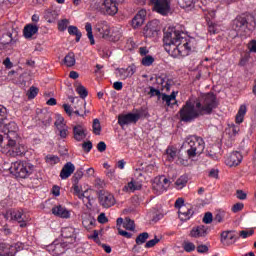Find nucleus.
Here are the masks:
<instances>
[{
    "instance_id": "6ab92c4d",
    "label": "nucleus",
    "mask_w": 256,
    "mask_h": 256,
    "mask_svg": "<svg viewBox=\"0 0 256 256\" xmlns=\"http://www.w3.org/2000/svg\"><path fill=\"white\" fill-rule=\"evenodd\" d=\"M7 146L10 148L9 152L12 153L13 157H21V155H25V146L17 144V140H14V144H9V142H7Z\"/></svg>"
},
{
    "instance_id": "4d7b16f0",
    "label": "nucleus",
    "mask_w": 256,
    "mask_h": 256,
    "mask_svg": "<svg viewBox=\"0 0 256 256\" xmlns=\"http://www.w3.org/2000/svg\"><path fill=\"white\" fill-rule=\"evenodd\" d=\"M83 226L86 229H91V227L95 226V219H86L82 221Z\"/></svg>"
},
{
    "instance_id": "20e7f679",
    "label": "nucleus",
    "mask_w": 256,
    "mask_h": 256,
    "mask_svg": "<svg viewBox=\"0 0 256 256\" xmlns=\"http://www.w3.org/2000/svg\"><path fill=\"white\" fill-rule=\"evenodd\" d=\"M188 159H193L205 151V140L199 136H189L182 144Z\"/></svg>"
},
{
    "instance_id": "6e6d98bb",
    "label": "nucleus",
    "mask_w": 256,
    "mask_h": 256,
    "mask_svg": "<svg viewBox=\"0 0 256 256\" xmlns=\"http://www.w3.org/2000/svg\"><path fill=\"white\" fill-rule=\"evenodd\" d=\"M128 188L130 191H139V189H141V184L137 183L136 181H131L128 183Z\"/></svg>"
},
{
    "instance_id": "cd10ccee",
    "label": "nucleus",
    "mask_w": 256,
    "mask_h": 256,
    "mask_svg": "<svg viewBox=\"0 0 256 256\" xmlns=\"http://www.w3.org/2000/svg\"><path fill=\"white\" fill-rule=\"evenodd\" d=\"M0 43L2 45H13L16 43V40L13 38V34L11 32H6L0 36Z\"/></svg>"
},
{
    "instance_id": "79ce46f5",
    "label": "nucleus",
    "mask_w": 256,
    "mask_h": 256,
    "mask_svg": "<svg viewBox=\"0 0 256 256\" xmlns=\"http://www.w3.org/2000/svg\"><path fill=\"white\" fill-rule=\"evenodd\" d=\"M45 161L49 165H57V163H59V161H61V159L58 156H55V155H47L45 157Z\"/></svg>"
},
{
    "instance_id": "393cba45",
    "label": "nucleus",
    "mask_w": 256,
    "mask_h": 256,
    "mask_svg": "<svg viewBox=\"0 0 256 256\" xmlns=\"http://www.w3.org/2000/svg\"><path fill=\"white\" fill-rule=\"evenodd\" d=\"M73 173H75V165L71 162H67L60 172V178L69 179V176L73 175Z\"/></svg>"
},
{
    "instance_id": "f03ea898",
    "label": "nucleus",
    "mask_w": 256,
    "mask_h": 256,
    "mask_svg": "<svg viewBox=\"0 0 256 256\" xmlns=\"http://www.w3.org/2000/svg\"><path fill=\"white\" fill-rule=\"evenodd\" d=\"M164 49L167 53L177 59V57H187L191 53V39L175 28H168L163 36Z\"/></svg>"
},
{
    "instance_id": "5fc2aeb1",
    "label": "nucleus",
    "mask_w": 256,
    "mask_h": 256,
    "mask_svg": "<svg viewBox=\"0 0 256 256\" xmlns=\"http://www.w3.org/2000/svg\"><path fill=\"white\" fill-rule=\"evenodd\" d=\"M69 25L68 19H62L58 22V29L60 31H65L67 29V26Z\"/></svg>"
},
{
    "instance_id": "aec40b11",
    "label": "nucleus",
    "mask_w": 256,
    "mask_h": 256,
    "mask_svg": "<svg viewBox=\"0 0 256 256\" xmlns=\"http://www.w3.org/2000/svg\"><path fill=\"white\" fill-rule=\"evenodd\" d=\"M52 214H54L55 217H60V219H69V217H71V212L62 205L54 206L52 208Z\"/></svg>"
},
{
    "instance_id": "8fccbe9b",
    "label": "nucleus",
    "mask_w": 256,
    "mask_h": 256,
    "mask_svg": "<svg viewBox=\"0 0 256 256\" xmlns=\"http://www.w3.org/2000/svg\"><path fill=\"white\" fill-rule=\"evenodd\" d=\"M39 95V88L32 86L28 91V99H35V96Z\"/></svg>"
},
{
    "instance_id": "338daca9",
    "label": "nucleus",
    "mask_w": 256,
    "mask_h": 256,
    "mask_svg": "<svg viewBox=\"0 0 256 256\" xmlns=\"http://www.w3.org/2000/svg\"><path fill=\"white\" fill-rule=\"evenodd\" d=\"M65 121V119H63V117H59L57 119V121L54 123L56 129H62L63 127H66L65 124H63V122Z\"/></svg>"
},
{
    "instance_id": "e2e57ef3",
    "label": "nucleus",
    "mask_w": 256,
    "mask_h": 256,
    "mask_svg": "<svg viewBox=\"0 0 256 256\" xmlns=\"http://www.w3.org/2000/svg\"><path fill=\"white\" fill-rule=\"evenodd\" d=\"M0 255L1 256L11 255V252L9 251V248L5 247V244L0 245Z\"/></svg>"
},
{
    "instance_id": "f704fd0d",
    "label": "nucleus",
    "mask_w": 256,
    "mask_h": 256,
    "mask_svg": "<svg viewBox=\"0 0 256 256\" xmlns=\"http://www.w3.org/2000/svg\"><path fill=\"white\" fill-rule=\"evenodd\" d=\"M153 63H155V58L151 55L144 56L141 60V65H143V67H151Z\"/></svg>"
},
{
    "instance_id": "864d4df0",
    "label": "nucleus",
    "mask_w": 256,
    "mask_h": 256,
    "mask_svg": "<svg viewBox=\"0 0 256 256\" xmlns=\"http://www.w3.org/2000/svg\"><path fill=\"white\" fill-rule=\"evenodd\" d=\"M213 214L211 212H206L202 221L203 223H205L206 225H209L211 223H213Z\"/></svg>"
},
{
    "instance_id": "58836bf2",
    "label": "nucleus",
    "mask_w": 256,
    "mask_h": 256,
    "mask_svg": "<svg viewBox=\"0 0 256 256\" xmlns=\"http://www.w3.org/2000/svg\"><path fill=\"white\" fill-rule=\"evenodd\" d=\"M92 131L94 135H101V122L99 121V119L93 120Z\"/></svg>"
},
{
    "instance_id": "e433bc0d",
    "label": "nucleus",
    "mask_w": 256,
    "mask_h": 256,
    "mask_svg": "<svg viewBox=\"0 0 256 256\" xmlns=\"http://www.w3.org/2000/svg\"><path fill=\"white\" fill-rule=\"evenodd\" d=\"M251 59V53L246 52L244 55L241 56L240 61L238 63L239 67H245L247 63H249V60Z\"/></svg>"
},
{
    "instance_id": "0eeeda50",
    "label": "nucleus",
    "mask_w": 256,
    "mask_h": 256,
    "mask_svg": "<svg viewBox=\"0 0 256 256\" xmlns=\"http://www.w3.org/2000/svg\"><path fill=\"white\" fill-rule=\"evenodd\" d=\"M245 115H247V106L245 104L241 105L237 114H236V124H231L229 126V135H231V137H235L236 135L239 134V131H241V128L239 127V125H241V123H243L244 119H245Z\"/></svg>"
},
{
    "instance_id": "2f4dec72",
    "label": "nucleus",
    "mask_w": 256,
    "mask_h": 256,
    "mask_svg": "<svg viewBox=\"0 0 256 256\" xmlns=\"http://www.w3.org/2000/svg\"><path fill=\"white\" fill-rule=\"evenodd\" d=\"M166 155H167L168 161L172 163V161H175V157H177V148L169 146L166 149Z\"/></svg>"
},
{
    "instance_id": "b1692460",
    "label": "nucleus",
    "mask_w": 256,
    "mask_h": 256,
    "mask_svg": "<svg viewBox=\"0 0 256 256\" xmlns=\"http://www.w3.org/2000/svg\"><path fill=\"white\" fill-rule=\"evenodd\" d=\"M83 175H84L83 168H79L76 170V172L74 173V175L72 177V189L76 193H79V181H81V179H83Z\"/></svg>"
},
{
    "instance_id": "a19ab883",
    "label": "nucleus",
    "mask_w": 256,
    "mask_h": 256,
    "mask_svg": "<svg viewBox=\"0 0 256 256\" xmlns=\"http://www.w3.org/2000/svg\"><path fill=\"white\" fill-rule=\"evenodd\" d=\"M7 108L3 105H0V125H3L5 121H7V115H8Z\"/></svg>"
},
{
    "instance_id": "49530a36",
    "label": "nucleus",
    "mask_w": 256,
    "mask_h": 256,
    "mask_svg": "<svg viewBox=\"0 0 256 256\" xmlns=\"http://www.w3.org/2000/svg\"><path fill=\"white\" fill-rule=\"evenodd\" d=\"M57 131L60 139H67V137L69 136V128L67 126L62 127Z\"/></svg>"
},
{
    "instance_id": "c85d7f7f",
    "label": "nucleus",
    "mask_w": 256,
    "mask_h": 256,
    "mask_svg": "<svg viewBox=\"0 0 256 256\" xmlns=\"http://www.w3.org/2000/svg\"><path fill=\"white\" fill-rule=\"evenodd\" d=\"M189 182V177L187 175L180 176L174 183L175 189L181 191V189L187 187V183Z\"/></svg>"
},
{
    "instance_id": "774afa93",
    "label": "nucleus",
    "mask_w": 256,
    "mask_h": 256,
    "mask_svg": "<svg viewBox=\"0 0 256 256\" xmlns=\"http://www.w3.org/2000/svg\"><path fill=\"white\" fill-rule=\"evenodd\" d=\"M243 203H236L232 206V212L233 213H239V211H242L243 210Z\"/></svg>"
},
{
    "instance_id": "5701e85b",
    "label": "nucleus",
    "mask_w": 256,
    "mask_h": 256,
    "mask_svg": "<svg viewBox=\"0 0 256 256\" xmlns=\"http://www.w3.org/2000/svg\"><path fill=\"white\" fill-rule=\"evenodd\" d=\"M191 237H207L209 235V227L205 225L197 226L196 228H193L190 232Z\"/></svg>"
},
{
    "instance_id": "1a4fd4ad",
    "label": "nucleus",
    "mask_w": 256,
    "mask_h": 256,
    "mask_svg": "<svg viewBox=\"0 0 256 256\" xmlns=\"http://www.w3.org/2000/svg\"><path fill=\"white\" fill-rule=\"evenodd\" d=\"M149 3L153 5V11L163 17L171 13V0H149Z\"/></svg>"
},
{
    "instance_id": "603ef678",
    "label": "nucleus",
    "mask_w": 256,
    "mask_h": 256,
    "mask_svg": "<svg viewBox=\"0 0 256 256\" xmlns=\"http://www.w3.org/2000/svg\"><path fill=\"white\" fill-rule=\"evenodd\" d=\"M223 219H225V212H217L213 218L214 223H222Z\"/></svg>"
},
{
    "instance_id": "7c9ffc66",
    "label": "nucleus",
    "mask_w": 256,
    "mask_h": 256,
    "mask_svg": "<svg viewBox=\"0 0 256 256\" xmlns=\"http://www.w3.org/2000/svg\"><path fill=\"white\" fill-rule=\"evenodd\" d=\"M64 64L66 65V67H74L75 66V53L69 52L64 57Z\"/></svg>"
},
{
    "instance_id": "13d9d810",
    "label": "nucleus",
    "mask_w": 256,
    "mask_h": 256,
    "mask_svg": "<svg viewBox=\"0 0 256 256\" xmlns=\"http://www.w3.org/2000/svg\"><path fill=\"white\" fill-rule=\"evenodd\" d=\"M82 149L85 153H91V149H93V143L91 141L84 142L82 144Z\"/></svg>"
},
{
    "instance_id": "4be33fe9",
    "label": "nucleus",
    "mask_w": 256,
    "mask_h": 256,
    "mask_svg": "<svg viewBox=\"0 0 256 256\" xmlns=\"http://www.w3.org/2000/svg\"><path fill=\"white\" fill-rule=\"evenodd\" d=\"M73 135L75 141H83L87 137V129L82 125H76L73 127Z\"/></svg>"
},
{
    "instance_id": "423d86ee",
    "label": "nucleus",
    "mask_w": 256,
    "mask_h": 256,
    "mask_svg": "<svg viewBox=\"0 0 256 256\" xmlns=\"http://www.w3.org/2000/svg\"><path fill=\"white\" fill-rule=\"evenodd\" d=\"M145 112V109L141 108L140 110H136V113H127L118 115V125L120 127H125V125H137L139 119H141V115Z\"/></svg>"
},
{
    "instance_id": "72a5a7b5",
    "label": "nucleus",
    "mask_w": 256,
    "mask_h": 256,
    "mask_svg": "<svg viewBox=\"0 0 256 256\" xmlns=\"http://www.w3.org/2000/svg\"><path fill=\"white\" fill-rule=\"evenodd\" d=\"M85 29L87 32V37L90 41V45H93L95 43V38L93 37V26L91 25V23L87 22L85 24Z\"/></svg>"
},
{
    "instance_id": "dca6fc26",
    "label": "nucleus",
    "mask_w": 256,
    "mask_h": 256,
    "mask_svg": "<svg viewBox=\"0 0 256 256\" xmlns=\"http://www.w3.org/2000/svg\"><path fill=\"white\" fill-rule=\"evenodd\" d=\"M95 29L103 37V39L109 37L111 33V27H109V23L105 20L98 21L95 26Z\"/></svg>"
},
{
    "instance_id": "f257e3e1",
    "label": "nucleus",
    "mask_w": 256,
    "mask_h": 256,
    "mask_svg": "<svg viewBox=\"0 0 256 256\" xmlns=\"http://www.w3.org/2000/svg\"><path fill=\"white\" fill-rule=\"evenodd\" d=\"M219 107L217 95L213 92L200 94L194 102L187 100L185 105L179 110L180 121L183 123H193L195 119L204 115H211L214 109Z\"/></svg>"
},
{
    "instance_id": "09e8293b",
    "label": "nucleus",
    "mask_w": 256,
    "mask_h": 256,
    "mask_svg": "<svg viewBox=\"0 0 256 256\" xmlns=\"http://www.w3.org/2000/svg\"><path fill=\"white\" fill-rule=\"evenodd\" d=\"M73 194L76 195V197H78V199H82V201H89V196H87V192L81 193V187L78 186V192H76L75 190H73Z\"/></svg>"
},
{
    "instance_id": "2eb2a0df",
    "label": "nucleus",
    "mask_w": 256,
    "mask_h": 256,
    "mask_svg": "<svg viewBox=\"0 0 256 256\" xmlns=\"http://www.w3.org/2000/svg\"><path fill=\"white\" fill-rule=\"evenodd\" d=\"M47 251L53 256L63 255L66 251L65 244L54 241L52 244L47 246Z\"/></svg>"
},
{
    "instance_id": "4c0bfd02",
    "label": "nucleus",
    "mask_w": 256,
    "mask_h": 256,
    "mask_svg": "<svg viewBox=\"0 0 256 256\" xmlns=\"http://www.w3.org/2000/svg\"><path fill=\"white\" fill-rule=\"evenodd\" d=\"M149 239V233L143 232L136 237V244L143 245Z\"/></svg>"
},
{
    "instance_id": "39448f33",
    "label": "nucleus",
    "mask_w": 256,
    "mask_h": 256,
    "mask_svg": "<svg viewBox=\"0 0 256 256\" xmlns=\"http://www.w3.org/2000/svg\"><path fill=\"white\" fill-rule=\"evenodd\" d=\"M33 171H35V166L23 161L13 162L10 167V173L18 179H27V177L33 175Z\"/></svg>"
},
{
    "instance_id": "37998d69",
    "label": "nucleus",
    "mask_w": 256,
    "mask_h": 256,
    "mask_svg": "<svg viewBox=\"0 0 256 256\" xmlns=\"http://www.w3.org/2000/svg\"><path fill=\"white\" fill-rule=\"evenodd\" d=\"M76 93H78V95H80L81 99H85L87 97V95H89L87 88H85V86H83V85L77 86Z\"/></svg>"
},
{
    "instance_id": "c756f323",
    "label": "nucleus",
    "mask_w": 256,
    "mask_h": 256,
    "mask_svg": "<svg viewBox=\"0 0 256 256\" xmlns=\"http://www.w3.org/2000/svg\"><path fill=\"white\" fill-rule=\"evenodd\" d=\"M68 33H69V35H75L76 43H79V41H81V37L83 34L79 30V28H77V26H69Z\"/></svg>"
},
{
    "instance_id": "de8ad7c7",
    "label": "nucleus",
    "mask_w": 256,
    "mask_h": 256,
    "mask_svg": "<svg viewBox=\"0 0 256 256\" xmlns=\"http://www.w3.org/2000/svg\"><path fill=\"white\" fill-rule=\"evenodd\" d=\"M126 77L131 78L135 73H137V66L135 64H131L126 68Z\"/></svg>"
},
{
    "instance_id": "c03bdc74",
    "label": "nucleus",
    "mask_w": 256,
    "mask_h": 256,
    "mask_svg": "<svg viewBox=\"0 0 256 256\" xmlns=\"http://www.w3.org/2000/svg\"><path fill=\"white\" fill-rule=\"evenodd\" d=\"M150 91L148 92V95L150 97H158V100L161 99L164 93H161V90L155 89L153 86L149 87Z\"/></svg>"
},
{
    "instance_id": "ea45409f",
    "label": "nucleus",
    "mask_w": 256,
    "mask_h": 256,
    "mask_svg": "<svg viewBox=\"0 0 256 256\" xmlns=\"http://www.w3.org/2000/svg\"><path fill=\"white\" fill-rule=\"evenodd\" d=\"M123 227L127 231H135V221L131 220L130 218H126L125 222L123 223Z\"/></svg>"
},
{
    "instance_id": "9d476101",
    "label": "nucleus",
    "mask_w": 256,
    "mask_h": 256,
    "mask_svg": "<svg viewBox=\"0 0 256 256\" xmlns=\"http://www.w3.org/2000/svg\"><path fill=\"white\" fill-rule=\"evenodd\" d=\"M117 1L115 0H104L102 4L97 5V11L102 15H117L119 8L117 7Z\"/></svg>"
},
{
    "instance_id": "3c124183",
    "label": "nucleus",
    "mask_w": 256,
    "mask_h": 256,
    "mask_svg": "<svg viewBox=\"0 0 256 256\" xmlns=\"http://www.w3.org/2000/svg\"><path fill=\"white\" fill-rule=\"evenodd\" d=\"M159 241H161V239H159V238H157V236H155L154 239L146 242L145 249H151L152 247H155V245H157V243H159Z\"/></svg>"
},
{
    "instance_id": "bf43d9fd",
    "label": "nucleus",
    "mask_w": 256,
    "mask_h": 256,
    "mask_svg": "<svg viewBox=\"0 0 256 256\" xmlns=\"http://www.w3.org/2000/svg\"><path fill=\"white\" fill-rule=\"evenodd\" d=\"M184 251H186V253H191L192 251H195V244L192 242H186L184 244Z\"/></svg>"
},
{
    "instance_id": "4468645a",
    "label": "nucleus",
    "mask_w": 256,
    "mask_h": 256,
    "mask_svg": "<svg viewBox=\"0 0 256 256\" xmlns=\"http://www.w3.org/2000/svg\"><path fill=\"white\" fill-rule=\"evenodd\" d=\"M243 161V154L239 151L231 152L225 160L228 167H238Z\"/></svg>"
},
{
    "instance_id": "ddd939ff",
    "label": "nucleus",
    "mask_w": 256,
    "mask_h": 256,
    "mask_svg": "<svg viewBox=\"0 0 256 256\" xmlns=\"http://www.w3.org/2000/svg\"><path fill=\"white\" fill-rule=\"evenodd\" d=\"M221 243L224 245H233L239 241V233L233 230L223 231L220 236Z\"/></svg>"
},
{
    "instance_id": "473e14b6",
    "label": "nucleus",
    "mask_w": 256,
    "mask_h": 256,
    "mask_svg": "<svg viewBox=\"0 0 256 256\" xmlns=\"http://www.w3.org/2000/svg\"><path fill=\"white\" fill-rule=\"evenodd\" d=\"M152 189H153V191H156V193H158V195H161V193H163V191H166L165 185H163V182L161 180L155 181L152 184Z\"/></svg>"
},
{
    "instance_id": "f3484780",
    "label": "nucleus",
    "mask_w": 256,
    "mask_h": 256,
    "mask_svg": "<svg viewBox=\"0 0 256 256\" xmlns=\"http://www.w3.org/2000/svg\"><path fill=\"white\" fill-rule=\"evenodd\" d=\"M144 36L151 39L152 37H157L159 33V27L157 26V22L152 21L149 22L143 30Z\"/></svg>"
},
{
    "instance_id": "a211bd4d",
    "label": "nucleus",
    "mask_w": 256,
    "mask_h": 256,
    "mask_svg": "<svg viewBox=\"0 0 256 256\" xmlns=\"http://www.w3.org/2000/svg\"><path fill=\"white\" fill-rule=\"evenodd\" d=\"M61 236L63 239H68L66 240V243L73 244L75 243V240L77 239V234L75 233V228L73 227H64L61 230Z\"/></svg>"
},
{
    "instance_id": "0e129e2a",
    "label": "nucleus",
    "mask_w": 256,
    "mask_h": 256,
    "mask_svg": "<svg viewBox=\"0 0 256 256\" xmlns=\"http://www.w3.org/2000/svg\"><path fill=\"white\" fill-rule=\"evenodd\" d=\"M174 207H175L176 209H181V208L185 207V199H183V198H178V199L175 201Z\"/></svg>"
},
{
    "instance_id": "9b49d317",
    "label": "nucleus",
    "mask_w": 256,
    "mask_h": 256,
    "mask_svg": "<svg viewBox=\"0 0 256 256\" xmlns=\"http://www.w3.org/2000/svg\"><path fill=\"white\" fill-rule=\"evenodd\" d=\"M5 139L8 145H15V140L19 139V126L15 122H10L4 126Z\"/></svg>"
},
{
    "instance_id": "69168bd1",
    "label": "nucleus",
    "mask_w": 256,
    "mask_h": 256,
    "mask_svg": "<svg viewBox=\"0 0 256 256\" xmlns=\"http://www.w3.org/2000/svg\"><path fill=\"white\" fill-rule=\"evenodd\" d=\"M248 53H256V40H251L248 43Z\"/></svg>"
},
{
    "instance_id": "7ed1b4c3",
    "label": "nucleus",
    "mask_w": 256,
    "mask_h": 256,
    "mask_svg": "<svg viewBox=\"0 0 256 256\" xmlns=\"http://www.w3.org/2000/svg\"><path fill=\"white\" fill-rule=\"evenodd\" d=\"M230 27L232 29V39H235V37H239L242 33L255 30V17L249 14L238 15L232 20Z\"/></svg>"
},
{
    "instance_id": "f8f14e48",
    "label": "nucleus",
    "mask_w": 256,
    "mask_h": 256,
    "mask_svg": "<svg viewBox=\"0 0 256 256\" xmlns=\"http://www.w3.org/2000/svg\"><path fill=\"white\" fill-rule=\"evenodd\" d=\"M99 203L104 209H109L115 205V196L109 191L101 190L98 196Z\"/></svg>"
},
{
    "instance_id": "c9c22d12",
    "label": "nucleus",
    "mask_w": 256,
    "mask_h": 256,
    "mask_svg": "<svg viewBox=\"0 0 256 256\" xmlns=\"http://www.w3.org/2000/svg\"><path fill=\"white\" fill-rule=\"evenodd\" d=\"M197 1L199 0H181V7L183 9H193Z\"/></svg>"
},
{
    "instance_id": "bb28decb",
    "label": "nucleus",
    "mask_w": 256,
    "mask_h": 256,
    "mask_svg": "<svg viewBox=\"0 0 256 256\" xmlns=\"http://www.w3.org/2000/svg\"><path fill=\"white\" fill-rule=\"evenodd\" d=\"M178 213L182 221H189V219H191L195 214V211H193V208L190 206L189 208L186 209V212L185 208H182L181 210L178 211Z\"/></svg>"
},
{
    "instance_id": "052dcab7",
    "label": "nucleus",
    "mask_w": 256,
    "mask_h": 256,
    "mask_svg": "<svg viewBox=\"0 0 256 256\" xmlns=\"http://www.w3.org/2000/svg\"><path fill=\"white\" fill-rule=\"evenodd\" d=\"M48 23H53L57 19V11H50L46 15Z\"/></svg>"
},
{
    "instance_id": "412c9836",
    "label": "nucleus",
    "mask_w": 256,
    "mask_h": 256,
    "mask_svg": "<svg viewBox=\"0 0 256 256\" xmlns=\"http://www.w3.org/2000/svg\"><path fill=\"white\" fill-rule=\"evenodd\" d=\"M145 17H147V11L140 10L132 19V27L134 29L141 27L145 23Z\"/></svg>"
},
{
    "instance_id": "6e6552de",
    "label": "nucleus",
    "mask_w": 256,
    "mask_h": 256,
    "mask_svg": "<svg viewBox=\"0 0 256 256\" xmlns=\"http://www.w3.org/2000/svg\"><path fill=\"white\" fill-rule=\"evenodd\" d=\"M6 221H16L23 229L27 227V216L23 213V210L10 209L4 214Z\"/></svg>"
},
{
    "instance_id": "a878e982",
    "label": "nucleus",
    "mask_w": 256,
    "mask_h": 256,
    "mask_svg": "<svg viewBox=\"0 0 256 256\" xmlns=\"http://www.w3.org/2000/svg\"><path fill=\"white\" fill-rule=\"evenodd\" d=\"M37 33H39V26L35 24H27L23 29L25 39H31V37L37 35Z\"/></svg>"
},
{
    "instance_id": "680f3d73",
    "label": "nucleus",
    "mask_w": 256,
    "mask_h": 256,
    "mask_svg": "<svg viewBox=\"0 0 256 256\" xmlns=\"http://www.w3.org/2000/svg\"><path fill=\"white\" fill-rule=\"evenodd\" d=\"M253 235V230L247 231V230H242L238 233V237H242V239H247V237H251Z\"/></svg>"
},
{
    "instance_id": "a18cd8bd",
    "label": "nucleus",
    "mask_w": 256,
    "mask_h": 256,
    "mask_svg": "<svg viewBox=\"0 0 256 256\" xmlns=\"http://www.w3.org/2000/svg\"><path fill=\"white\" fill-rule=\"evenodd\" d=\"M160 99H162V101L164 103H166L167 107H173L174 105H177V101H175L174 103H172L171 101H173L169 95L167 94H162V97H160Z\"/></svg>"
}]
</instances>
